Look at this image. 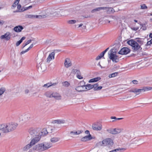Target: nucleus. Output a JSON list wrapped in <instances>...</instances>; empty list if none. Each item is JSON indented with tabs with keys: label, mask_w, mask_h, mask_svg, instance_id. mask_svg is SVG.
I'll list each match as a JSON object with an SVG mask.
<instances>
[{
	"label": "nucleus",
	"mask_w": 152,
	"mask_h": 152,
	"mask_svg": "<svg viewBox=\"0 0 152 152\" xmlns=\"http://www.w3.org/2000/svg\"><path fill=\"white\" fill-rule=\"evenodd\" d=\"M28 132L29 136L32 138V139L31 141V143L32 144H35L39 141L41 136L39 133L37 132V129L31 128L29 129Z\"/></svg>",
	"instance_id": "f257e3e1"
},
{
	"label": "nucleus",
	"mask_w": 152,
	"mask_h": 152,
	"mask_svg": "<svg viewBox=\"0 0 152 152\" xmlns=\"http://www.w3.org/2000/svg\"><path fill=\"white\" fill-rule=\"evenodd\" d=\"M127 43L132 47V49L134 52H135L138 50H141L142 49L140 45L137 43L133 39L128 41Z\"/></svg>",
	"instance_id": "f03ea898"
},
{
	"label": "nucleus",
	"mask_w": 152,
	"mask_h": 152,
	"mask_svg": "<svg viewBox=\"0 0 152 152\" xmlns=\"http://www.w3.org/2000/svg\"><path fill=\"white\" fill-rule=\"evenodd\" d=\"M39 15H27L25 17L27 18H29L32 19H41L46 18L49 15L45 12H43L42 13H39Z\"/></svg>",
	"instance_id": "7ed1b4c3"
},
{
	"label": "nucleus",
	"mask_w": 152,
	"mask_h": 152,
	"mask_svg": "<svg viewBox=\"0 0 152 152\" xmlns=\"http://www.w3.org/2000/svg\"><path fill=\"white\" fill-rule=\"evenodd\" d=\"M84 86H85V89L86 90V91L93 88L95 91H99L102 89V86H99V84L98 83L93 85L88 84Z\"/></svg>",
	"instance_id": "20e7f679"
},
{
	"label": "nucleus",
	"mask_w": 152,
	"mask_h": 152,
	"mask_svg": "<svg viewBox=\"0 0 152 152\" xmlns=\"http://www.w3.org/2000/svg\"><path fill=\"white\" fill-rule=\"evenodd\" d=\"M110 51V53H108L109 58L112 60L113 62L115 63L118 62L119 61V60L118 56L115 54L116 52H113L112 49H111Z\"/></svg>",
	"instance_id": "39448f33"
},
{
	"label": "nucleus",
	"mask_w": 152,
	"mask_h": 152,
	"mask_svg": "<svg viewBox=\"0 0 152 152\" xmlns=\"http://www.w3.org/2000/svg\"><path fill=\"white\" fill-rule=\"evenodd\" d=\"M18 124L17 123H11L7 124V126L8 129V132H9L15 129L18 126Z\"/></svg>",
	"instance_id": "423d86ee"
},
{
	"label": "nucleus",
	"mask_w": 152,
	"mask_h": 152,
	"mask_svg": "<svg viewBox=\"0 0 152 152\" xmlns=\"http://www.w3.org/2000/svg\"><path fill=\"white\" fill-rule=\"evenodd\" d=\"M130 51V49L127 47L122 48L118 52V53L121 55H126L129 53Z\"/></svg>",
	"instance_id": "0eeeda50"
},
{
	"label": "nucleus",
	"mask_w": 152,
	"mask_h": 152,
	"mask_svg": "<svg viewBox=\"0 0 152 152\" xmlns=\"http://www.w3.org/2000/svg\"><path fill=\"white\" fill-rule=\"evenodd\" d=\"M103 142L104 143V146L108 145L109 147L111 146L113 143L112 140L110 138L104 140Z\"/></svg>",
	"instance_id": "6e6552de"
},
{
	"label": "nucleus",
	"mask_w": 152,
	"mask_h": 152,
	"mask_svg": "<svg viewBox=\"0 0 152 152\" xmlns=\"http://www.w3.org/2000/svg\"><path fill=\"white\" fill-rule=\"evenodd\" d=\"M43 143H40L36 145L33 147V149L34 150H36L39 151H44Z\"/></svg>",
	"instance_id": "1a4fd4ad"
},
{
	"label": "nucleus",
	"mask_w": 152,
	"mask_h": 152,
	"mask_svg": "<svg viewBox=\"0 0 152 152\" xmlns=\"http://www.w3.org/2000/svg\"><path fill=\"white\" fill-rule=\"evenodd\" d=\"M0 130L4 133H8L7 124H2L0 125Z\"/></svg>",
	"instance_id": "9d476101"
},
{
	"label": "nucleus",
	"mask_w": 152,
	"mask_h": 152,
	"mask_svg": "<svg viewBox=\"0 0 152 152\" xmlns=\"http://www.w3.org/2000/svg\"><path fill=\"white\" fill-rule=\"evenodd\" d=\"M102 125L99 123L94 124L92 126V129L95 130L100 131L102 129Z\"/></svg>",
	"instance_id": "9b49d317"
},
{
	"label": "nucleus",
	"mask_w": 152,
	"mask_h": 152,
	"mask_svg": "<svg viewBox=\"0 0 152 152\" xmlns=\"http://www.w3.org/2000/svg\"><path fill=\"white\" fill-rule=\"evenodd\" d=\"M10 33L9 32H7L4 35L1 36V39H5L6 40H8L10 38Z\"/></svg>",
	"instance_id": "f8f14e48"
},
{
	"label": "nucleus",
	"mask_w": 152,
	"mask_h": 152,
	"mask_svg": "<svg viewBox=\"0 0 152 152\" xmlns=\"http://www.w3.org/2000/svg\"><path fill=\"white\" fill-rule=\"evenodd\" d=\"M52 97L58 100H61V96L60 94L56 92H53Z\"/></svg>",
	"instance_id": "ddd939ff"
},
{
	"label": "nucleus",
	"mask_w": 152,
	"mask_h": 152,
	"mask_svg": "<svg viewBox=\"0 0 152 152\" xmlns=\"http://www.w3.org/2000/svg\"><path fill=\"white\" fill-rule=\"evenodd\" d=\"M75 90L79 92L86 91V90L85 89V86L84 85L76 87Z\"/></svg>",
	"instance_id": "4468645a"
},
{
	"label": "nucleus",
	"mask_w": 152,
	"mask_h": 152,
	"mask_svg": "<svg viewBox=\"0 0 152 152\" xmlns=\"http://www.w3.org/2000/svg\"><path fill=\"white\" fill-rule=\"evenodd\" d=\"M23 28L22 26L19 25L13 28V30L16 32H21Z\"/></svg>",
	"instance_id": "2eb2a0df"
},
{
	"label": "nucleus",
	"mask_w": 152,
	"mask_h": 152,
	"mask_svg": "<svg viewBox=\"0 0 152 152\" xmlns=\"http://www.w3.org/2000/svg\"><path fill=\"white\" fill-rule=\"evenodd\" d=\"M43 145L44 151L48 149L52 146V144L49 143H43Z\"/></svg>",
	"instance_id": "dca6fc26"
},
{
	"label": "nucleus",
	"mask_w": 152,
	"mask_h": 152,
	"mask_svg": "<svg viewBox=\"0 0 152 152\" xmlns=\"http://www.w3.org/2000/svg\"><path fill=\"white\" fill-rule=\"evenodd\" d=\"M116 7L115 4H113L112 7H101L95 9L94 10H101V9H116L115 7Z\"/></svg>",
	"instance_id": "f3484780"
},
{
	"label": "nucleus",
	"mask_w": 152,
	"mask_h": 152,
	"mask_svg": "<svg viewBox=\"0 0 152 152\" xmlns=\"http://www.w3.org/2000/svg\"><path fill=\"white\" fill-rule=\"evenodd\" d=\"M92 139L91 136L90 134L86 136L81 139V141H82L85 142L88 140H90Z\"/></svg>",
	"instance_id": "a211bd4d"
},
{
	"label": "nucleus",
	"mask_w": 152,
	"mask_h": 152,
	"mask_svg": "<svg viewBox=\"0 0 152 152\" xmlns=\"http://www.w3.org/2000/svg\"><path fill=\"white\" fill-rule=\"evenodd\" d=\"M72 64L70 61L69 59L68 58H66L64 62L65 66L67 68L70 66Z\"/></svg>",
	"instance_id": "6ab92c4d"
},
{
	"label": "nucleus",
	"mask_w": 152,
	"mask_h": 152,
	"mask_svg": "<svg viewBox=\"0 0 152 152\" xmlns=\"http://www.w3.org/2000/svg\"><path fill=\"white\" fill-rule=\"evenodd\" d=\"M121 130L119 128H115L113 129L112 130V134H117L121 132Z\"/></svg>",
	"instance_id": "aec40b11"
},
{
	"label": "nucleus",
	"mask_w": 152,
	"mask_h": 152,
	"mask_svg": "<svg viewBox=\"0 0 152 152\" xmlns=\"http://www.w3.org/2000/svg\"><path fill=\"white\" fill-rule=\"evenodd\" d=\"M66 11L64 12L66 13L67 15H73L76 12L75 10H66Z\"/></svg>",
	"instance_id": "412c9836"
},
{
	"label": "nucleus",
	"mask_w": 152,
	"mask_h": 152,
	"mask_svg": "<svg viewBox=\"0 0 152 152\" xmlns=\"http://www.w3.org/2000/svg\"><path fill=\"white\" fill-rule=\"evenodd\" d=\"M65 121L63 120H55L52 122L53 124H61L65 123Z\"/></svg>",
	"instance_id": "4be33fe9"
},
{
	"label": "nucleus",
	"mask_w": 152,
	"mask_h": 152,
	"mask_svg": "<svg viewBox=\"0 0 152 152\" xmlns=\"http://www.w3.org/2000/svg\"><path fill=\"white\" fill-rule=\"evenodd\" d=\"M56 84L57 83H56L52 84L51 83H48L44 84L43 86L46 88H48L51 86H55L56 85Z\"/></svg>",
	"instance_id": "5701e85b"
},
{
	"label": "nucleus",
	"mask_w": 152,
	"mask_h": 152,
	"mask_svg": "<svg viewBox=\"0 0 152 152\" xmlns=\"http://www.w3.org/2000/svg\"><path fill=\"white\" fill-rule=\"evenodd\" d=\"M55 53L54 52H52L48 56L47 60L48 61H50L52 59H54V57Z\"/></svg>",
	"instance_id": "b1692460"
},
{
	"label": "nucleus",
	"mask_w": 152,
	"mask_h": 152,
	"mask_svg": "<svg viewBox=\"0 0 152 152\" xmlns=\"http://www.w3.org/2000/svg\"><path fill=\"white\" fill-rule=\"evenodd\" d=\"M60 138L57 137H53L50 139V141L51 142L54 143L57 142L58 141Z\"/></svg>",
	"instance_id": "393cba45"
},
{
	"label": "nucleus",
	"mask_w": 152,
	"mask_h": 152,
	"mask_svg": "<svg viewBox=\"0 0 152 152\" xmlns=\"http://www.w3.org/2000/svg\"><path fill=\"white\" fill-rule=\"evenodd\" d=\"M101 79V78L100 77H97L96 78H94L90 79L89 81V83H92L96 82L99 80Z\"/></svg>",
	"instance_id": "a878e982"
},
{
	"label": "nucleus",
	"mask_w": 152,
	"mask_h": 152,
	"mask_svg": "<svg viewBox=\"0 0 152 152\" xmlns=\"http://www.w3.org/2000/svg\"><path fill=\"white\" fill-rule=\"evenodd\" d=\"M34 144H32V143H31V142H30L29 144H28L26 145L23 148V150L24 151H26L29 148H30Z\"/></svg>",
	"instance_id": "bb28decb"
},
{
	"label": "nucleus",
	"mask_w": 152,
	"mask_h": 152,
	"mask_svg": "<svg viewBox=\"0 0 152 152\" xmlns=\"http://www.w3.org/2000/svg\"><path fill=\"white\" fill-rule=\"evenodd\" d=\"M45 95L48 97L52 98V97L53 92L49 91H47L45 93Z\"/></svg>",
	"instance_id": "cd10ccee"
},
{
	"label": "nucleus",
	"mask_w": 152,
	"mask_h": 152,
	"mask_svg": "<svg viewBox=\"0 0 152 152\" xmlns=\"http://www.w3.org/2000/svg\"><path fill=\"white\" fill-rule=\"evenodd\" d=\"M138 44L140 45V46H141V45L143 44V40L141 39H140L139 38H137L136 39V41H135Z\"/></svg>",
	"instance_id": "c85d7f7f"
},
{
	"label": "nucleus",
	"mask_w": 152,
	"mask_h": 152,
	"mask_svg": "<svg viewBox=\"0 0 152 152\" xmlns=\"http://www.w3.org/2000/svg\"><path fill=\"white\" fill-rule=\"evenodd\" d=\"M118 74V72H115L112 73L111 74L109 75L108 77L110 78L113 77H114L116 76Z\"/></svg>",
	"instance_id": "c756f323"
},
{
	"label": "nucleus",
	"mask_w": 152,
	"mask_h": 152,
	"mask_svg": "<svg viewBox=\"0 0 152 152\" xmlns=\"http://www.w3.org/2000/svg\"><path fill=\"white\" fill-rule=\"evenodd\" d=\"M104 145V143L103 140L102 142H100L97 143L95 145V147H99Z\"/></svg>",
	"instance_id": "7c9ffc66"
},
{
	"label": "nucleus",
	"mask_w": 152,
	"mask_h": 152,
	"mask_svg": "<svg viewBox=\"0 0 152 152\" xmlns=\"http://www.w3.org/2000/svg\"><path fill=\"white\" fill-rule=\"evenodd\" d=\"M104 54L102 52L101 53H100V54L98 55L96 58V60H98L100 58H101L102 57L104 56Z\"/></svg>",
	"instance_id": "2f4dec72"
},
{
	"label": "nucleus",
	"mask_w": 152,
	"mask_h": 152,
	"mask_svg": "<svg viewBox=\"0 0 152 152\" xmlns=\"http://www.w3.org/2000/svg\"><path fill=\"white\" fill-rule=\"evenodd\" d=\"M142 91H143V88L141 89H138L137 88H136V90L135 91V93L137 95L139 94Z\"/></svg>",
	"instance_id": "473e14b6"
},
{
	"label": "nucleus",
	"mask_w": 152,
	"mask_h": 152,
	"mask_svg": "<svg viewBox=\"0 0 152 152\" xmlns=\"http://www.w3.org/2000/svg\"><path fill=\"white\" fill-rule=\"evenodd\" d=\"M62 83L63 86L66 87H68L70 85V83L67 81L64 82Z\"/></svg>",
	"instance_id": "72a5a7b5"
},
{
	"label": "nucleus",
	"mask_w": 152,
	"mask_h": 152,
	"mask_svg": "<svg viewBox=\"0 0 152 152\" xmlns=\"http://www.w3.org/2000/svg\"><path fill=\"white\" fill-rule=\"evenodd\" d=\"M152 89V87H144L143 88V91L150 90Z\"/></svg>",
	"instance_id": "f704fd0d"
},
{
	"label": "nucleus",
	"mask_w": 152,
	"mask_h": 152,
	"mask_svg": "<svg viewBox=\"0 0 152 152\" xmlns=\"http://www.w3.org/2000/svg\"><path fill=\"white\" fill-rule=\"evenodd\" d=\"M31 41V40H29L27 41L25 43H23L22 46V48H24L26 45L30 43Z\"/></svg>",
	"instance_id": "c9c22d12"
},
{
	"label": "nucleus",
	"mask_w": 152,
	"mask_h": 152,
	"mask_svg": "<svg viewBox=\"0 0 152 152\" xmlns=\"http://www.w3.org/2000/svg\"><path fill=\"white\" fill-rule=\"evenodd\" d=\"M72 73L73 74H76L77 75L80 74V70L77 69H73L72 71Z\"/></svg>",
	"instance_id": "e433bc0d"
},
{
	"label": "nucleus",
	"mask_w": 152,
	"mask_h": 152,
	"mask_svg": "<svg viewBox=\"0 0 152 152\" xmlns=\"http://www.w3.org/2000/svg\"><path fill=\"white\" fill-rule=\"evenodd\" d=\"M115 11L114 10H107L106 13L108 14H112Z\"/></svg>",
	"instance_id": "4c0bfd02"
},
{
	"label": "nucleus",
	"mask_w": 152,
	"mask_h": 152,
	"mask_svg": "<svg viewBox=\"0 0 152 152\" xmlns=\"http://www.w3.org/2000/svg\"><path fill=\"white\" fill-rule=\"evenodd\" d=\"M126 150V149L124 148H116V149H114V150H115V152H121V150H124V151H125Z\"/></svg>",
	"instance_id": "58836bf2"
},
{
	"label": "nucleus",
	"mask_w": 152,
	"mask_h": 152,
	"mask_svg": "<svg viewBox=\"0 0 152 152\" xmlns=\"http://www.w3.org/2000/svg\"><path fill=\"white\" fill-rule=\"evenodd\" d=\"M5 91V89L4 88H1L0 89V96L2 95Z\"/></svg>",
	"instance_id": "ea45409f"
},
{
	"label": "nucleus",
	"mask_w": 152,
	"mask_h": 152,
	"mask_svg": "<svg viewBox=\"0 0 152 152\" xmlns=\"http://www.w3.org/2000/svg\"><path fill=\"white\" fill-rule=\"evenodd\" d=\"M67 22L69 24H73L76 23V21L75 20H68Z\"/></svg>",
	"instance_id": "a19ab883"
},
{
	"label": "nucleus",
	"mask_w": 152,
	"mask_h": 152,
	"mask_svg": "<svg viewBox=\"0 0 152 152\" xmlns=\"http://www.w3.org/2000/svg\"><path fill=\"white\" fill-rule=\"evenodd\" d=\"M70 134H71V136L72 137H74L75 135V131H72L70 132Z\"/></svg>",
	"instance_id": "79ce46f5"
},
{
	"label": "nucleus",
	"mask_w": 152,
	"mask_h": 152,
	"mask_svg": "<svg viewBox=\"0 0 152 152\" xmlns=\"http://www.w3.org/2000/svg\"><path fill=\"white\" fill-rule=\"evenodd\" d=\"M140 25L142 26L141 28H142L143 30H145L147 28L145 24H141Z\"/></svg>",
	"instance_id": "37998d69"
},
{
	"label": "nucleus",
	"mask_w": 152,
	"mask_h": 152,
	"mask_svg": "<svg viewBox=\"0 0 152 152\" xmlns=\"http://www.w3.org/2000/svg\"><path fill=\"white\" fill-rule=\"evenodd\" d=\"M83 132V131L82 130H78L77 131H75V133L76 135H79L81 133Z\"/></svg>",
	"instance_id": "c03bdc74"
},
{
	"label": "nucleus",
	"mask_w": 152,
	"mask_h": 152,
	"mask_svg": "<svg viewBox=\"0 0 152 152\" xmlns=\"http://www.w3.org/2000/svg\"><path fill=\"white\" fill-rule=\"evenodd\" d=\"M141 9H147L148 8V7L146 6V5L144 4H143L142 5H141Z\"/></svg>",
	"instance_id": "a18cd8bd"
},
{
	"label": "nucleus",
	"mask_w": 152,
	"mask_h": 152,
	"mask_svg": "<svg viewBox=\"0 0 152 152\" xmlns=\"http://www.w3.org/2000/svg\"><path fill=\"white\" fill-rule=\"evenodd\" d=\"M113 128H110L107 129V131L109 133L112 134Z\"/></svg>",
	"instance_id": "49530a36"
},
{
	"label": "nucleus",
	"mask_w": 152,
	"mask_h": 152,
	"mask_svg": "<svg viewBox=\"0 0 152 152\" xmlns=\"http://www.w3.org/2000/svg\"><path fill=\"white\" fill-rule=\"evenodd\" d=\"M18 3H16V2H15L13 4L12 6V9H15L16 6L17 5Z\"/></svg>",
	"instance_id": "de8ad7c7"
},
{
	"label": "nucleus",
	"mask_w": 152,
	"mask_h": 152,
	"mask_svg": "<svg viewBox=\"0 0 152 152\" xmlns=\"http://www.w3.org/2000/svg\"><path fill=\"white\" fill-rule=\"evenodd\" d=\"M91 15L90 14L87 13L86 15H83L82 16L85 18H87L88 17H90Z\"/></svg>",
	"instance_id": "09e8293b"
},
{
	"label": "nucleus",
	"mask_w": 152,
	"mask_h": 152,
	"mask_svg": "<svg viewBox=\"0 0 152 152\" xmlns=\"http://www.w3.org/2000/svg\"><path fill=\"white\" fill-rule=\"evenodd\" d=\"M75 94H76V93L75 91L72 90L71 91V94H70L71 96H74Z\"/></svg>",
	"instance_id": "8fccbe9b"
},
{
	"label": "nucleus",
	"mask_w": 152,
	"mask_h": 152,
	"mask_svg": "<svg viewBox=\"0 0 152 152\" xmlns=\"http://www.w3.org/2000/svg\"><path fill=\"white\" fill-rule=\"evenodd\" d=\"M32 8V6L31 5L28 7H24V10H28V9Z\"/></svg>",
	"instance_id": "3c124183"
},
{
	"label": "nucleus",
	"mask_w": 152,
	"mask_h": 152,
	"mask_svg": "<svg viewBox=\"0 0 152 152\" xmlns=\"http://www.w3.org/2000/svg\"><path fill=\"white\" fill-rule=\"evenodd\" d=\"M80 74H78L77 75V77L78 78L80 79H83V77L80 75Z\"/></svg>",
	"instance_id": "603ef678"
},
{
	"label": "nucleus",
	"mask_w": 152,
	"mask_h": 152,
	"mask_svg": "<svg viewBox=\"0 0 152 152\" xmlns=\"http://www.w3.org/2000/svg\"><path fill=\"white\" fill-rule=\"evenodd\" d=\"M136 88H134L129 91V92L135 93Z\"/></svg>",
	"instance_id": "864d4df0"
},
{
	"label": "nucleus",
	"mask_w": 152,
	"mask_h": 152,
	"mask_svg": "<svg viewBox=\"0 0 152 152\" xmlns=\"http://www.w3.org/2000/svg\"><path fill=\"white\" fill-rule=\"evenodd\" d=\"M28 51V49H27L25 50H23L20 52V54H23Z\"/></svg>",
	"instance_id": "5fc2aeb1"
},
{
	"label": "nucleus",
	"mask_w": 152,
	"mask_h": 152,
	"mask_svg": "<svg viewBox=\"0 0 152 152\" xmlns=\"http://www.w3.org/2000/svg\"><path fill=\"white\" fill-rule=\"evenodd\" d=\"M22 42L20 40L18 41L16 43V46H18Z\"/></svg>",
	"instance_id": "6e6d98bb"
},
{
	"label": "nucleus",
	"mask_w": 152,
	"mask_h": 152,
	"mask_svg": "<svg viewBox=\"0 0 152 152\" xmlns=\"http://www.w3.org/2000/svg\"><path fill=\"white\" fill-rule=\"evenodd\" d=\"M52 14L54 16H58L59 15L58 13L57 12L53 13Z\"/></svg>",
	"instance_id": "4d7b16f0"
},
{
	"label": "nucleus",
	"mask_w": 152,
	"mask_h": 152,
	"mask_svg": "<svg viewBox=\"0 0 152 152\" xmlns=\"http://www.w3.org/2000/svg\"><path fill=\"white\" fill-rule=\"evenodd\" d=\"M25 10H16V11H13L14 13L15 12H21L24 11Z\"/></svg>",
	"instance_id": "13d9d810"
},
{
	"label": "nucleus",
	"mask_w": 152,
	"mask_h": 152,
	"mask_svg": "<svg viewBox=\"0 0 152 152\" xmlns=\"http://www.w3.org/2000/svg\"><path fill=\"white\" fill-rule=\"evenodd\" d=\"M132 82L134 84H137L138 82L137 80H134L132 81Z\"/></svg>",
	"instance_id": "bf43d9fd"
},
{
	"label": "nucleus",
	"mask_w": 152,
	"mask_h": 152,
	"mask_svg": "<svg viewBox=\"0 0 152 152\" xmlns=\"http://www.w3.org/2000/svg\"><path fill=\"white\" fill-rule=\"evenodd\" d=\"M99 10H91V13H97L96 12L97 11H99Z\"/></svg>",
	"instance_id": "052dcab7"
},
{
	"label": "nucleus",
	"mask_w": 152,
	"mask_h": 152,
	"mask_svg": "<svg viewBox=\"0 0 152 152\" xmlns=\"http://www.w3.org/2000/svg\"><path fill=\"white\" fill-rule=\"evenodd\" d=\"M152 44L151 42V41H148L147 43V44H146V45H150L151 44Z\"/></svg>",
	"instance_id": "680f3d73"
},
{
	"label": "nucleus",
	"mask_w": 152,
	"mask_h": 152,
	"mask_svg": "<svg viewBox=\"0 0 152 152\" xmlns=\"http://www.w3.org/2000/svg\"><path fill=\"white\" fill-rule=\"evenodd\" d=\"M109 49V48H107L104 51H103L102 52L104 54Z\"/></svg>",
	"instance_id": "e2e57ef3"
},
{
	"label": "nucleus",
	"mask_w": 152,
	"mask_h": 152,
	"mask_svg": "<svg viewBox=\"0 0 152 152\" xmlns=\"http://www.w3.org/2000/svg\"><path fill=\"white\" fill-rule=\"evenodd\" d=\"M33 46H34L33 44H31V45L27 49H28V50H29L30 49L32 48L33 47Z\"/></svg>",
	"instance_id": "0e129e2a"
},
{
	"label": "nucleus",
	"mask_w": 152,
	"mask_h": 152,
	"mask_svg": "<svg viewBox=\"0 0 152 152\" xmlns=\"http://www.w3.org/2000/svg\"><path fill=\"white\" fill-rule=\"evenodd\" d=\"M26 39L25 37H23L20 40L22 42L23 40H24Z\"/></svg>",
	"instance_id": "69168bd1"
},
{
	"label": "nucleus",
	"mask_w": 152,
	"mask_h": 152,
	"mask_svg": "<svg viewBox=\"0 0 152 152\" xmlns=\"http://www.w3.org/2000/svg\"><path fill=\"white\" fill-rule=\"evenodd\" d=\"M26 39L25 37H23L20 40L22 42L23 40H24Z\"/></svg>",
	"instance_id": "338daca9"
},
{
	"label": "nucleus",
	"mask_w": 152,
	"mask_h": 152,
	"mask_svg": "<svg viewBox=\"0 0 152 152\" xmlns=\"http://www.w3.org/2000/svg\"><path fill=\"white\" fill-rule=\"evenodd\" d=\"M29 91V90L28 89H26L25 91V92L26 94H27L28 93Z\"/></svg>",
	"instance_id": "774afa93"
}]
</instances>
